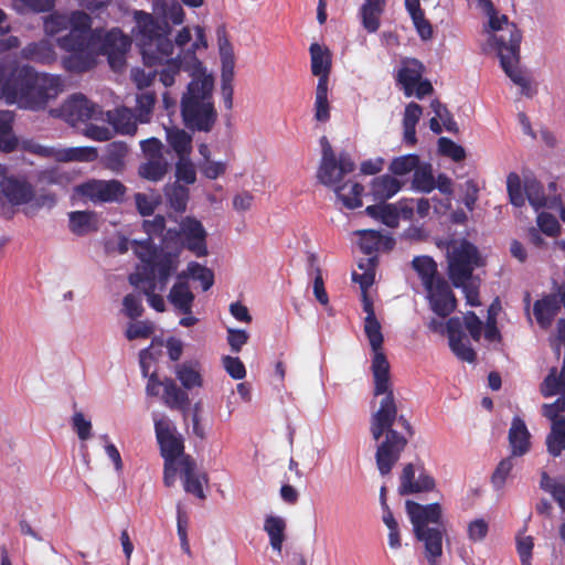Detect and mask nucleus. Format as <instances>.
<instances>
[{"label":"nucleus","instance_id":"1","mask_svg":"<svg viewBox=\"0 0 565 565\" xmlns=\"http://www.w3.org/2000/svg\"><path fill=\"white\" fill-rule=\"evenodd\" d=\"M92 23L90 15L81 10L55 11L44 18L46 35L55 36L66 32L56 39L57 46L70 53L62 58V65L66 71H89L100 55H107L110 65L115 67L117 63H121L122 56L129 50L131 41L119 29H92Z\"/></svg>","mask_w":565,"mask_h":565},{"label":"nucleus","instance_id":"2","mask_svg":"<svg viewBox=\"0 0 565 565\" xmlns=\"http://www.w3.org/2000/svg\"><path fill=\"white\" fill-rule=\"evenodd\" d=\"M363 329L373 351L371 370L374 379V394L384 395L380 408L372 415L371 434L375 440H379L386 433L385 440L376 450V465L381 475H387L398 460L407 440L392 429L397 417V408L391 388L390 363L382 350L384 339L381 323L376 318H365Z\"/></svg>","mask_w":565,"mask_h":565},{"label":"nucleus","instance_id":"3","mask_svg":"<svg viewBox=\"0 0 565 565\" xmlns=\"http://www.w3.org/2000/svg\"><path fill=\"white\" fill-rule=\"evenodd\" d=\"M61 76L40 73L30 65L0 63V102L29 110L45 108L63 92Z\"/></svg>","mask_w":565,"mask_h":565},{"label":"nucleus","instance_id":"4","mask_svg":"<svg viewBox=\"0 0 565 565\" xmlns=\"http://www.w3.org/2000/svg\"><path fill=\"white\" fill-rule=\"evenodd\" d=\"M152 8L153 13L163 22L160 23L151 13L135 11L136 25L132 30L143 62L149 64L173 54V42L169 38L171 33L169 22L180 25L185 18L184 10L177 0H152Z\"/></svg>","mask_w":565,"mask_h":565},{"label":"nucleus","instance_id":"5","mask_svg":"<svg viewBox=\"0 0 565 565\" xmlns=\"http://www.w3.org/2000/svg\"><path fill=\"white\" fill-rule=\"evenodd\" d=\"M135 255L140 266L129 276V282L145 294L152 309L164 312L166 301L161 292L179 268V253L156 252L149 243H140L136 246Z\"/></svg>","mask_w":565,"mask_h":565},{"label":"nucleus","instance_id":"6","mask_svg":"<svg viewBox=\"0 0 565 565\" xmlns=\"http://www.w3.org/2000/svg\"><path fill=\"white\" fill-rule=\"evenodd\" d=\"M480 7L489 17L490 45L500 58L501 66L510 79L520 87L521 94L531 97L534 93L531 82L519 67V51L522 35L516 25L504 14H499L490 0H480Z\"/></svg>","mask_w":565,"mask_h":565},{"label":"nucleus","instance_id":"7","mask_svg":"<svg viewBox=\"0 0 565 565\" xmlns=\"http://www.w3.org/2000/svg\"><path fill=\"white\" fill-rule=\"evenodd\" d=\"M193 79L181 100V114L185 126L192 130L209 132L212 130L217 114L212 102L214 79L202 63L192 57Z\"/></svg>","mask_w":565,"mask_h":565},{"label":"nucleus","instance_id":"8","mask_svg":"<svg viewBox=\"0 0 565 565\" xmlns=\"http://www.w3.org/2000/svg\"><path fill=\"white\" fill-rule=\"evenodd\" d=\"M479 266V254L476 246L467 241L454 243L448 248V268L452 285L461 288L467 305H480L477 282L472 279L473 269Z\"/></svg>","mask_w":565,"mask_h":565},{"label":"nucleus","instance_id":"9","mask_svg":"<svg viewBox=\"0 0 565 565\" xmlns=\"http://www.w3.org/2000/svg\"><path fill=\"white\" fill-rule=\"evenodd\" d=\"M34 199V186L24 174L11 173L0 164V211L30 204Z\"/></svg>","mask_w":565,"mask_h":565},{"label":"nucleus","instance_id":"10","mask_svg":"<svg viewBox=\"0 0 565 565\" xmlns=\"http://www.w3.org/2000/svg\"><path fill=\"white\" fill-rule=\"evenodd\" d=\"M50 115L76 127L78 124L102 118L103 111L98 105L88 100L84 95L74 94L60 107L50 109Z\"/></svg>","mask_w":565,"mask_h":565},{"label":"nucleus","instance_id":"11","mask_svg":"<svg viewBox=\"0 0 565 565\" xmlns=\"http://www.w3.org/2000/svg\"><path fill=\"white\" fill-rule=\"evenodd\" d=\"M75 194L93 203L119 202L126 193V186L118 180L92 179L74 189Z\"/></svg>","mask_w":565,"mask_h":565},{"label":"nucleus","instance_id":"12","mask_svg":"<svg viewBox=\"0 0 565 565\" xmlns=\"http://www.w3.org/2000/svg\"><path fill=\"white\" fill-rule=\"evenodd\" d=\"M354 169L355 163L349 153L341 152L337 157L327 149L324 158H321L317 177L322 184L334 189L341 184L343 177L353 172Z\"/></svg>","mask_w":565,"mask_h":565},{"label":"nucleus","instance_id":"13","mask_svg":"<svg viewBox=\"0 0 565 565\" xmlns=\"http://www.w3.org/2000/svg\"><path fill=\"white\" fill-rule=\"evenodd\" d=\"M405 509L414 532L443 524V511L438 503L420 504L413 500H407Z\"/></svg>","mask_w":565,"mask_h":565},{"label":"nucleus","instance_id":"14","mask_svg":"<svg viewBox=\"0 0 565 565\" xmlns=\"http://www.w3.org/2000/svg\"><path fill=\"white\" fill-rule=\"evenodd\" d=\"M399 494H419L438 491L434 478L420 467L408 463L399 477Z\"/></svg>","mask_w":565,"mask_h":565},{"label":"nucleus","instance_id":"15","mask_svg":"<svg viewBox=\"0 0 565 565\" xmlns=\"http://www.w3.org/2000/svg\"><path fill=\"white\" fill-rule=\"evenodd\" d=\"M184 246L195 256L203 257L207 254L206 232L202 223L193 217H185L180 223L179 232Z\"/></svg>","mask_w":565,"mask_h":565},{"label":"nucleus","instance_id":"16","mask_svg":"<svg viewBox=\"0 0 565 565\" xmlns=\"http://www.w3.org/2000/svg\"><path fill=\"white\" fill-rule=\"evenodd\" d=\"M430 309L440 318L449 316L457 306V300L448 285L443 279L426 289Z\"/></svg>","mask_w":565,"mask_h":565},{"label":"nucleus","instance_id":"17","mask_svg":"<svg viewBox=\"0 0 565 565\" xmlns=\"http://www.w3.org/2000/svg\"><path fill=\"white\" fill-rule=\"evenodd\" d=\"M447 335L454 354L462 361L472 363L476 359V352L462 331L460 318L454 317L447 321Z\"/></svg>","mask_w":565,"mask_h":565},{"label":"nucleus","instance_id":"18","mask_svg":"<svg viewBox=\"0 0 565 565\" xmlns=\"http://www.w3.org/2000/svg\"><path fill=\"white\" fill-rule=\"evenodd\" d=\"M444 532L439 526L414 532L415 537L423 545L424 556L429 565H437L443 556Z\"/></svg>","mask_w":565,"mask_h":565},{"label":"nucleus","instance_id":"19","mask_svg":"<svg viewBox=\"0 0 565 565\" xmlns=\"http://www.w3.org/2000/svg\"><path fill=\"white\" fill-rule=\"evenodd\" d=\"M168 300L178 312L192 313L194 294L191 291L188 280H185V275H177V279L168 294Z\"/></svg>","mask_w":565,"mask_h":565},{"label":"nucleus","instance_id":"20","mask_svg":"<svg viewBox=\"0 0 565 565\" xmlns=\"http://www.w3.org/2000/svg\"><path fill=\"white\" fill-rule=\"evenodd\" d=\"M508 438L512 457H521L530 451L531 434L521 417H513Z\"/></svg>","mask_w":565,"mask_h":565},{"label":"nucleus","instance_id":"21","mask_svg":"<svg viewBox=\"0 0 565 565\" xmlns=\"http://www.w3.org/2000/svg\"><path fill=\"white\" fill-rule=\"evenodd\" d=\"M162 57L157 60L154 63H146L148 66L160 65L161 70L157 71V75H159V81L164 87H171L174 85L177 81V76L180 74L182 67L192 72V67L186 64L184 61V56L179 54L175 58L171 57Z\"/></svg>","mask_w":565,"mask_h":565},{"label":"nucleus","instance_id":"22","mask_svg":"<svg viewBox=\"0 0 565 565\" xmlns=\"http://www.w3.org/2000/svg\"><path fill=\"white\" fill-rule=\"evenodd\" d=\"M403 186L397 178L392 174H382L375 177L370 182V194L380 203L386 202L396 195Z\"/></svg>","mask_w":565,"mask_h":565},{"label":"nucleus","instance_id":"23","mask_svg":"<svg viewBox=\"0 0 565 565\" xmlns=\"http://www.w3.org/2000/svg\"><path fill=\"white\" fill-rule=\"evenodd\" d=\"M309 52L312 74L319 77L318 82L324 81V84H329V74L332 64L330 50L319 43H312L309 47Z\"/></svg>","mask_w":565,"mask_h":565},{"label":"nucleus","instance_id":"24","mask_svg":"<svg viewBox=\"0 0 565 565\" xmlns=\"http://www.w3.org/2000/svg\"><path fill=\"white\" fill-rule=\"evenodd\" d=\"M20 56L43 65L52 64L57 58L54 45L49 40L29 43L21 50Z\"/></svg>","mask_w":565,"mask_h":565},{"label":"nucleus","instance_id":"25","mask_svg":"<svg viewBox=\"0 0 565 565\" xmlns=\"http://www.w3.org/2000/svg\"><path fill=\"white\" fill-rule=\"evenodd\" d=\"M386 7V0H364L359 10L363 28L369 33H375L381 25L380 18Z\"/></svg>","mask_w":565,"mask_h":565},{"label":"nucleus","instance_id":"26","mask_svg":"<svg viewBox=\"0 0 565 565\" xmlns=\"http://www.w3.org/2000/svg\"><path fill=\"white\" fill-rule=\"evenodd\" d=\"M424 66L415 58L403 61L398 71V82L402 84L404 93L407 97L413 96L414 87L422 79Z\"/></svg>","mask_w":565,"mask_h":565},{"label":"nucleus","instance_id":"27","mask_svg":"<svg viewBox=\"0 0 565 565\" xmlns=\"http://www.w3.org/2000/svg\"><path fill=\"white\" fill-rule=\"evenodd\" d=\"M107 120L114 129L121 135H134L137 131V116L127 107H119L107 111Z\"/></svg>","mask_w":565,"mask_h":565},{"label":"nucleus","instance_id":"28","mask_svg":"<svg viewBox=\"0 0 565 565\" xmlns=\"http://www.w3.org/2000/svg\"><path fill=\"white\" fill-rule=\"evenodd\" d=\"M559 311V300L556 295H548L534 303L533 313L540 327L547 329Z\"/></svg>","mask_w":565,"mask_h":565},{"label":"nucleus","instance_id":"29","mask_svg":"<svg viewBox=\"0 0 565 565\" xmlns=\"http://www.w3.org/2000/svg\"><path fill=\"white\" fill-rule=\"evenodd\" d=\"M198 361H185L175 366L174 373L185 390L202 387L203 379Z\"/></svg>","mask_w":565,"mask_h":565},{"label":"nucleus","instance_id":"30","mask_svg":"<svg viewBox=\"0 0 565 565\" xmlns=\"http://www.w3.org/2000/svg\"><path fill=\"white\" fill-rule=\"evenodd\" d=\"M14 115L10 110H0V150L9 153L19 148V139L13 134Z\"/></svg>","mask_w":565,"mask_h":565},{"label":"nucleus","instance_id":"31","mask_svg":"<svg viewBox=\"0 0 565 565\" xmlns=\"http://www.w3.org/2000/svg\"><path fill=\"white\" fill-rule=\"evenodd\" d=\"M166 139L178 158L190 157L192 152V136L177 127H166Z\"/></svg>","mask_w":565,"mask_h":565},{"label":"nucleus","instance_id":"32","mask_svg":"<svg viewBox=\"0 0 565 565\" xmlns=\"http://www.w3.org/2000/svg\"><path fill=\"white\" fill-rule=\"evenodd\" d=\"M333 191L344 207L354 210L362 206V193L364 188L360 183L353 181L341 183L337 185Z\"/></svg>","mask_w":565,"mask_h":565},{"label":"nucleus","instance_id":"33","mask_svg":"<svg viewBox=\"0 0 565 565\" xmlns=\"http://www.w3.org/2000/svg\"><path fill=\"white\" fill-rule=\"evenodd\" d=\"M423 115L422 107L416 103H409L405 107L403 116V140L407 145H415L416 139V125Z\"/></svg>","mask_w":565,"mask_h":565},{"label":"nucleus","instance_id":"34","mask_svg":"<svg viewBox=\"0 0 565 565\" xmlns=\"http://www.w3.org/2000/svg\"><path fill=\"white\" fill-rule=\"evenodd\" d=\"M414 270L418 274L425 289L443 280L437 275V265L433 258L428 256H417L412 262Z\"/></svg>","mask_w":565,"mask_h":565},{"label":"nucleus","instance_id":"35","mask_svg":"<svg viewBox=\"0 0 565 565\" xmlns=\"http://www.w3.org/2000/svg\"><path fill=\"white\" fill-rule=\"evenodd\" d=\"M98 157L94 147L56 148L55 160L60 162H92Z\"/></svg>","mask_w":565,"mask_h":565},{"label":"nucleus","instance_id":"36","mask_svg":"<svg viewBox=\"0 0 565 565\" xmlns=\"http://www.w3.org/2000/svg\"><path fill=\"white\" fill-rule=\"evenodd\" d=\"M181 473L183 477L184 490L190 494H204L206 478L194 471L191 462L181 460Z\"/></svg>","mask_w":565,"mask_h":565},{"label":"nucleus","instance_id":"37","mask_svg":"<svg viewBox=\"0 0 565 565\" xmlns=\"http://www.w3.org/2000/svg\"><path fill=\"white\" fill-rule=\"evenodd\" d=\"M264 530L269 536V543L273 550L280 553L285 541V520L280 516L268 515L264 522Z\"/></svg>","mask_w":565,"mask_h":565},{"label":"nucleus","instance_id":"38","mask_svg":"<svg viewBox=\"0 0 565 565\" xmlns=\"http://www.w3.org/2000/svg\"><path fill=\"white\" fill-rule=\"evenodd\" d=\"M164 404L170 408H183L189 404L188 393L179 387L171 379L162 381Z\"/></svg>","mask_w":565,"mask_h":565},{"label":"nucleus","instance_id":"39","mask_svg":"<svg viewBox=\"0 0 565 565\" xmlns=\"http://www.w3.org/2000/svg\"><path fill=\"white\" fill-rule=\"evenodd\" d=\"M381 507L383 510L382 521L388 531V534H387L388 546L392 550H399L402 546V537H401L398 522L396 521L392 511L390 510L384 497H382V499H381Z\"/></svg>","mask_w":565,"mask_h":565},{"label":"nucleus","instance_id":"40","mask_svg":"<svg viewBox=\"0 0 565 565\" xmlns=\"http://www.w3.org/2000/svg\"><path fill=\"white\" fill-rule=\"evenodd\" d=\"M365 213L373 218L382 221L390 227L397 226L399 222L398 206H394V204H385V202H382L380 204L370 205L365 209Z\"/></svg>","mask_w":565,"mask_h":565},{"label":"nucleus","instance_id":"41","mask_svg":"<svg viewBox=\"0 0 565 565\" xmlns=\"http://www.w3.org/2000/svg\"><path fill=\"white\" fill-rule=\"evenodd\" d=\"M68 216L70 228L76 235H85L96 228V215L93 212L75 211Z\"/></svg>","mask_w":565,"mask_h":565},{"label":"nucleus","instance_id":"42","mask_svg":"<svg viewBox=\"0 0 565 565\" xmlns=\"http://www.w3.org/2000/svg\"><path fill=\"white\" fill-rule=\"evenodd\" d=\"M128 154V147L124 142H111L106 148L104 158L105 166L114 171L119 172L125 167V158Z\"/></svg>","mask_w":565,"mask_h":565},{"label":"nucleus","instance_id":"43","mask_svg":"<svg viewBox=\"0 0 565 565\" xmlns=\"http://www.w3.org/2000/svg\"><path fill=\"white\" fill-rule=\"evenodd\" d=\"M168 167L169 164L166 158L147 159V161L139 167V174L143 179L157 182L164 178L168 172Z\"/></svg>","mask_w":565,"mask_h":565},{"label":"nucleus","instance_id":"44","mask_svg":"<svg viewBox=\"0 0 565 565\" xmlns=\"http://www.w3.org/2000/svg\"><path fill=\"white\" fill-rule=\"evenodd\" d=\"M359 238V246L361 250L371 255L372 253L379 250L381 246H387L390 241L384 239L382 235L374 230H361L354 233Z\"/></svg>","mask_w":565,"mask_h":565},{"label":"nucleus","instance_id":"45","mask_svg":"<svg viewBox=\"0 0 565 565\" xmlns=\"http://www.w3.org/2000/svg\"><path fill=\"white\" fill-rule=\"evenodd\" d=\"M178 275H185V280L192 278L193 280L200 281L204 291L209 290L214 284L213 271L196 262H190L186 266V270Z\"/></svg>","mask_w":565,"mask_h":565},{"label":"nucleus","instance_id":"46","mask_svg":"<svg viewBox=\"0 0 565 565\" xmlns=\"http://www.w3.org/2000/svg\"><path fill=\"white\" fill-rule=\"evenodd\" d=\"M413 188L423 193H430L436 189V181L430 164H418L414 172Z\"/></svg>","mask_w":565,"mask_h":565},{"label":"nucleus","instance_id":"47","mask_svg":"<svg viewBox=\"0 0 565 565\" xmlns=\"http://www.w3.org/2000/svg\"><path fill=\"white\" fill-rule=\"evenodd\" d=\"M548 452L558 456L565 450V419L555 420L546 439Z\"/></svg>","mask_w":565,"mask_h":565},{"label":"nucleus","instance_id":"48","mask_svg":"<svg viewBox=\"0 0 565 565\" xmlns=\"http://www.w3.org/2000/svg\"><path fill=\"white\" fill-rule=\"evenodd\" d=\"M419 163L417 154H405L394 158L388 166V171L395 178L404 177L413 171L415 172Z\"/></svg>","mask_w":565,"mask_h":565},{"label":"nucleus","instance_id":"49","mask_svg":"<svg viewBox=\"0 0 565 565\" xmlns=\"http://www.w3.org/2000/svg\"><path fill=\"white\" fill-rule=\"evenodd\" d=\"M375 257H367L364 260L359 263V268L363 270L362 274H358L353 271L352 279L358 282L362 289V292H366V290L373 285L375 279Z\"/></svg>","mask_w":565,"mask_h":565},{"label":"nucleus","instance_id":"50","mask_svg":"<svg viewBox=\"0 0 565 565\" xmlns=\"http://www.w3.org/2000/svg\"><path fill=\"white\" fill-rule=\"evenodd\" d=\"M315 118L318 121L326 122L330 118V107L328 100V84L324 81L318 82L315 100Z\"/></svg>","mask_w":565,"mask_h":565},{"label":"nucleus","instance_id":"51","mask_svg":"<svg viewBox=\"0 0 565 565\" xmlns=\"http://www.w3.org/2000/svg\"><path fill=\"white\" fill-rule=\"evenodd\" d=\"M166 195L171 207L178 212L186 209L189 200V189L178 182L166 186Z\"/></svg>","mask_w":565,"mask_h":565},{"label":"nucleus","instance_id":"52","mask_svg":"<svg viewBox=\"0 0 565 565\" xmlns=\"http://www.w3.org/2000/svg\"><path fill=\"white\" fill-rule=\"evenodd\" d=\"M161 455L168 462H177L183 456V439L180 434L159 443Z\"/></svg>","mask_w":565,"mask_h":565},{"label":"nucleus","instance_id":"53","mask_svg":"<svg viewBox=\"0 0 565 565\" xmlns=\"http://www.w3.org/2000/svg\"><path fill=\"white\" fill-rule=\"evenodd\" d=\"M71 426L79 441L85 443L93 437V424L83 412L75 411L71 417Z\"/></svg>","mask_w":565,"mask_h":565},{"label":"nucleus","instance_id":"54","mask_svg":"<svg viewBox=\"0 0 565 565\" xmlns=\"http://www.w3.org/2000/svg\"><path fill=\"white\" fill-rule=\"evenodd\" d=\"M308 273L310 276H313V295L316 299L322 305L327 306L329 303V297L324 288L323 278L321 275L320 268L316 264L315 256H310L309 258V269Z\"/></svg>","mask_w":565,"mask_h":565},{"label":"nucleus","instance_id":"55","mask_svg":"<svg viewBox=\"0 0 565 565\" xmlns=\"http://www.w3.org/2000/svg\"><path fill=\"white\" fill-rule=\"evenodd\" d=\"M525 196L534 210L547 205V198L544 194L543 186L534 179H527L524 183Z\"/></svg>","mask_w":565,"mask_h":565},{"label":"nucleus","instance_id":"56","mask_svg":"<svg viewBox=\"0 0 565 565\" xmlns=\"http://www.w3.org/2000/svg\"><path fill=\"white\" fill-rule=\"evenodd\" d=\"M156 104L154 93H142L136 99V116L139 122L146 124L150 121L151 114Z\"/></svg>","mask_w":565,"mask_h":565},{"label":"nucleus","instance_id":"57","mask_svg":"<svg viewBox=\"0 0 565 565\" xmlns=\"http://www.w3.org/2000/svg\"><path fill=\"white\" fill-rule=\"evenodd\" d=\"M154 332V324L148 320H138L127 326L125 335L129 341L137 339H148Z\"/></svg>","mask_w":565,"mask_h":565},{"label":"nucleus","instance_id":"58","mask_svg":"<svg viewBox=\"0 0 565 565\" xmlns=\"http://www.w3.org/2000/svg\"><path fill=\"white\" fill-rule=\"evenodd\" d=\"M466 532L471 543H481L488 536L489 523L482 518L473 519L467 523Z\"/></svg>","mask_w":565,"mask_h":565},{"label":"nucleus","instance_id":"59","mask_svg":"<svg viewBox=\"0 0 565 565\" xmlns=\"http://www.w3.org/2000/svg\"><path fill=\"white\" fill-rule=\"evenodd\" d=\"M153 422L158 443L179 434L174 424L166 415L153 414Z\"/></svg>","mask_w":565,"mask_h":565},{"label":"nucleus","instance_id":"60","mask_svg":"<svg viewBox=\"0 0 565 565\" xmlns=\"http://www.w3.org/2000/svg\"><path fill=\"white\" fill-rule=\"evenodd\" d=\"M153 422L158 443L179 434L174 424L166 415L153 414Z\"/></svg>","mask_w":565,"mask_h":565},{"label":"nucleus","instance_id":"61","mask_svg":"<svg viewBox=\"0 0 565 565\" xmlns=\"http://www.w3.org/2000/svg\"><path fill=\"white\" fill-rule=\"evenodd\" d=\"M507 188L510 202L514 206H523L525 203L524 188H522L521 179L516 173H510L507 179Z\"/></svg>","mask_w":565,"mask_h":565},{"label":"nucleus","instance_id":"62","mask_svg":"<svg viewBox=\"0 0 565 565\" xmlns=\"http://www.w3.org/2000/svg\"><path fill=\"white\" fill-rule=\"evenodd\" d=\"M175 177L178 182L193 184L196 180V171L190 157L179 158L175 164Z\"/></svg>","mask_w":565,"mask_h":565},{"label":"nucleus","instance_id":"63","mask_svg":"<svg viewBox=\"0 0 565 565\" xmlns=\"http://www.w3.org/2000/svg\"><path fill=\"white\" fill-rule=\"evenodd\" d=\"M222 365L226 373L233 380H243L246 376V369L244 363L237 356L224 355L222 358Z\"/></svg>","mask_w":565,"mask_h":565},{"label":"nucleus","instance_id":"64","mask_svg":"<svg viewBox=\"0 0 565 565\" xmlns=\"http://www.w3.org/2000/svg\"><path fill=\"white\" fill-rule=\"evenodd\" d=\"M438 149L441 154L447 156L455 161H460L466 157L465 149L446 137H441L438 140Z\"/></svg>","mask_w":565,"mask_h":565}]
</instances>
